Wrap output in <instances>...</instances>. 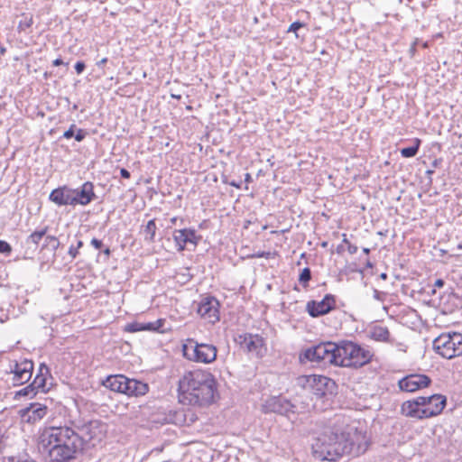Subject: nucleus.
I'll return each instance as SVG.
<instances>
[{
	"label": "nucleus",
	"mask_w": 462,
	"mask_h": 462,
	"mask_svg": "<svg viewBox=\"0 0 462 462\" xmlns=\"http://www.w3.org/2000/svg\"><path fill=\"white\" fill-rule=\"evenodd\" d=\"M368 446L365 431L337 420L315 439L312 453L319 460L337 461L345 455L358 457L367 450Z\"/></svg>",
	"instance_id": "nucleus-1"
},
{
	"label": "nucleus",
	"mask_w": 462,
	"mask_h": 462,
	"mask_svg": "<svg viewBox=\"0 0 462 462\" xmlns=\"http://www.w3.org/2000/svg\"><path fill=\"white\" fill-rule=\"evenodd\" d=\"M38 448L47 462H71L83 451V440L71 427L50 426L40 433Z\"/></svg>",
	"instance_id": "nucleus-2"
},
{
	"label": "nucleus",
	"mask_w": 462,
	"mask_h": 462,
	"mask_svg": "<svg viewBox=\"0 0 462 462\" xmlns=\"http://www.w3.org/2000/svg\"><path fill=\"white\" fill-rule=\"evenodd\" d=\"M179 400L192 406H206L215 401L217 382L213 374L198 369L187 372L179 381Z\"/></svg>",
	"instance_id": "nucleus-3"
},
{
	"label": "nucleus",
	"mask_w": 462,
	"mask_h": 462,
	"mask_svg": "<svg viewBox=\"0 0 462 462\" xmlns=\"http://www.w3.org/2000/svg\"><path fill=\"white\" fill-rule=\"evenodd\" d=\"M373 357V353L357 343L343 340L337 343V366L362 367L368 364Z\"/></svg>",
	"instance_id": "nucleus-4"
},
{
	"label": "nucleus",
	"mask_w": 462,
	"mask_h": 462,
	"mask_svg": "<svg viewBox=\"0 0 462 462\" xmlns=\"http://www.w3.org/2000/svg\"><path fill=\"white\" fill-rule=\"evenodd\" d=\"M183 356L193 362L211 364L217 359V348L208 343H199L193 338H188L182 346Z\"/></svg>",
	"instance_id": "nucleus-5"
},
{
	"label": "nucleus",
	"mask_w": 462,
	"mask_h": 462,
	"mask_svg": "<svg viewBox=\"0 0 462 462\" xmlns=\"http://www.w3.org/2000/svg\"><path fill=\"white\" fill-rule=\"evenodd\" d=\"M305 359L319 365H333L337 366V343L331 341L321 342L306 349L301 355Z\"/></svg>",
	"instance_id": "nucleus-6"
},
{
	"label": "nucleus",
	"mask_w": 462,
	"mask_h": 462,
	"mask_svg": "<svg viewBox=\"0 0 462 462\" xmlns=\"http://www.w3.org/2000/svg\"><path fill=\"white\" fill-rule=\"evenodd\" d=\"M262 411L264 413L273 412L286 417L299 412L296 405L282 395L272 396L266 399L262 405Z\"/></svg>",
	"instance_id": "nucleus-7"
},
{
	"label": "nucleus",
	"mask_w": 462,
	"mask_h": 462,
	"mask_svg": "<svg viewBox=\"0 0 462 462\" xmlns=\"http://www.w3.org/2000/svg\"><path fill=\"white\" fill-rule=\"evenodd\" d=\"M236 340L240 347L245 351L254 354L257 357L263 356V352L265 351L264 340L261 336L246 333L239 335Z\"/></svg>",
	"instance_id": "nucleus-8"
},
{
	"label": "nucleus",
	"mask_w": 462,
	"mask_h": 462,
	"mask_svg": "<svg viewBox=\"0 0 462 462\" xmlns=\"http://www.w3.org/2000/svg\"><path fill=\"white\" fill-rule=\"evenodd\" d=\"M431 383V379L422 374H410L398 382L399 389L406 393H413L418 390L428 387Z\"/></svg>",
	"instance_id": "nucleus-9"
},
{
	"label": "nucleus",
	"mask_w": 462,
	"mask_h": 462,
	"mask_svg": "<svg viewBox=\"0 0 462 462\" xmlns=\"http://www.w3.org/2000/svg\"><path fill=\"white\" fill-rule=\"evenodd\" d=\"M197 312L209 323L215 324L219 320V302L214 297H205L198 304Z\"/></svg>",
	"instance_id": "nucleus-10"
},
{
	"label": "nucleus",
	"mask_w": 462,
	"mask_h": 462,
	"mask_svg": "<svg viewBox=\"0 0 462 462\" xmlns=\"http://www.w3.org/2000/svg\"><path fill=\"white\" fill-rule=\"evenodd\" d=\"M336 308V298L332 294H326L324 298L318 300H310L307 302L306 310L312 318H318L330 312Z\"/></svg>",
	"instance_id": "nucleus-11"
},
{
	"label": "nucleus",
	"mask_w": 462,
	"mask_h": 462,
	"mask_svg": "<svg viewBox=\"0 0 462 462\" xmlns=\"http://www.w3.org/2000/svg\"><path fill=\"white\" fill-rule=\"evenodd\" d=\"M11 373L13 376V384L22 385L27 383L32 374L33 363L31 360L24 359L22 362H15L10 365Z\"/></svg>",
	"instance_id": "nucleus-12"
},
{
	"label": "nucleus",
	"mask_w": 462,
	"mask_h": 462,
	"mask_svg": "<svg viewBox=\"0 0 462 462\" xmlns=\"http://www.w3.org/2000/svg\"><path fill=\"white\" fill-rule=\"evenodd\" d=\"M177 250L182 252L188 244H191L196 247L202 236L197 235L196 231L191 228L176 229L172 234Z\"/></svg>",
	"instance_id": "nucleus-13"
},
{
	"label": "nucleus",
	"mask_w": 462,
	"mask_h": 462,
	"mask_svg": "<svg viewBox=\"0 0 462 462\" xmlns=\"http://www.w3.org/2000/svg\"><path fill=\"white\" fill-rule=\"evenodd\" d=\"M420 398H425L423 408L426 419L440 414L447 404V398L442 394L420 396Z\"/></svg>",
	"instance_id": "nucleus-14"
},
{
	"label": "nucleus",
	"mask_w": 462,
	"mask_h": 462,
	"mask_svg": "<svg viewBox=\"0 0 462 462\" xmlns=\"http://www.w3.org/2000/svg\"><path fill=\"white\" fill-rule=\"evenodd\" d=\"M102 425L98 420H91L85 424L80 431L78 432L83 440V447L87 443L95 446V441H100L102 439Z\"/></svg>",
	"instance_id": "nucleus-15"
},
{
	"label": "nucleus",
	"mask_w": 462,
	"mask_h": 462,
	"mask_svg": "<svg viewBox=\"0 0 462 462\" xmlns=\"http://www.w3.org/2000/svg\"><path fill=\"white\" fill-rule=\"evenodd\" d=\"M425 398L420 396L404 402L401 406V412L402 415L410 418L418 420L426 419L424 416L423 404L425 403Z\"/></svg>",
	"instance_id": "nucleus-16"
},
{
	"label": "nucleus",
	"mask_w": 462,
	"mask_h": 462,
	"mask_svg": "<svg viewBox=\"0 0 462 462\" xmlns=\"http://www.w3.org/2000/svg\"><path fill=\"white\" fill-rule=\"evenodd\" d=\"M73 206H87L96 199L94 185L91 181L84 182L79 189H72Z\"/></svg>",
	"instance_id": "nucleus-17"
},
{
	"label": "nucleus",
	"mask_w": 462,
	"mask_h": 462,
	"mask_svg": "<svg viewBox=\"0 0 462 462\" xmlns=\"http://www.w3.org/2000/svg\"><path fill=\"white\" fill-rule=\"evenodd\" d=\"M450 333H443L433 341V348L442 357L451 359L454 357V352L451 351Z\"/></svg>",
	"instance_id": "nucleus-18"
},
{
	"label": "nucleus",
	"mask_w": 462,
	"mask_h": 462,
	"mask_svg": "<svg viewBox=\"0 0 462 462\" xmlns=\"http://www.w3.org/2000/svg\"><path fill=\"white\" fill-rule=\"evenodd\" d=\"M72 194V189L63 186L53 189L49 199L58 206H73Z\"/></svg>",
	"instance_id": "nucleus-19"
},
{
	"label": "nucleus",
	"mask_w": 462,
	"mask_h": 462,
	"mask_svg": "<svg viewBox=\"0 0 462 462\" xmlns=\"http://www.w3.org/2000/svg\"><path fill=\"white\" fill-rule=\"evenodd\" d=\"M128 380L129 378L124 374H113L108 375L106 380L103 381L102 384L111 391L125 394Z\"/></svg>",
	"instance_id": "nucleus-20"
},
{
	"label": "nucleus",
	"mask_w": 462,
	"mask_h": 462,
	"mask_svg": "<svg viewBox=\"0 0 462 462\" xmlns=\"http://www.w3.org/2000/svg\"><path fill=\"white\" fill-rule=\"evenodd\" d=\"M300 380L305 381L308 384H310L312 387H316V394L324 395L325 394V388L328 387V384H334V382L323 375H316L311 374L308 376H304Z\"/></svg>",
	"instance_id": "nucleus-21"
},
{
	"label": "nucleus",
	"mask_w": 462,
	"mask_h": 462,
	"mask_svg": "<svg viewBox=\"0 0 462 462\" xmlns=\"http://www.w3.org/2000/svg\"><path fill=\"white\" fill-rule=\"evenodd\" d=\"M50 371L47 365L42 364L39 368V373L35 376L33 382L31 383L36 393L41 391L45 393L48 388L46 386V375L49 374Z\"/></svg>",
	"instance_id": "nucleus-22"
},
{
	"label": "nucleus",
	"mask_w": 462,
	"mask_h": 462,
	"mask_svg": "<svg viewBox=\"0 0 462 462\" xmlns=\"http://www.w3.org/2000/svg\"><path fill=\"white\" fill-rule=\"evenodd\" d=\"M148 391L149 385L146 383L135 379H129L125 394L137 397L146 394Z\"/></svg>",
	"instance_id": "nucleus-23"
},
{
	"label": "nucleus",
	"mask_w": 462,
	"mask_h": 462,
	"mask_svg": "<svg viewBox=\"0 0 462 462\" xmlns=\"http://www.w3.org/2000/svg\"><path fill=\"white\" fill-rule=\"evenodd\" d=\"M369 337L378 342H391L390 331L386 327L381 325L373 326L369 329Z\"/></svg>",
	"instance_id": "nucleus-24"
},
{
	"label": "nucleus",
	"mask_w": 462,
	"mask_h": 462,
	"mask_svg": "<svg viewBox=\"0 0 462 462\" xmlns=\"http://www.w3.org/2000/svg\"><path fill=\"white\" fill-rule=\"evenodd\" d=\"M47 412V407L40 404H32L27 409L28 421L35 422L42 420Z\"/></svg>",
	"instance_id": "nucleus-25"
},
{
	"label": "nucleus",
	"mask_w": 462,
	"mask_h": 462,
	"mask_svg": "<svg viewBox=\"0 0 462 462\" xmlns=\"http://www.w3.org/2000/svg\"><path fill=\"white\" fill-rule=\"evenodd\" d=\"M451 337V351L454 352V357L462 356V334L450 333Z\"/></svg>",
	"instance_id": "nucleus-26"
},
{
	"label": "nucleus",
	"mask_w": 462,
	"mask_h": 462,
	"mask_svg": "<svg viewBox=\"0 0 462 462\" xmlns=\"http://www.w3.org/2000/svg\"><path fill=\"white\" fill-rule=\"evenodd\" d=\"M48 227H44L42 230H36L33 233H32L27 238H26V244L27 245H33L34 248H37L39 245L40 241L45 236L47 233Z\"/></svg>",
	"instance_id": "nucleus-27"
},
{
	"label": "nucleus",
	"mask_w": 462,
	"mask_h": 462,
	"mask_svg": "<svg viewBox=\"0 0 462 462\" xmlns=\"http://www.w3.org/2000/svg\"><path fill=\"white\" fill-rule=\"evenodd\" d=\"M156 229H157V227H156L154 219L149 220L143 229L144 240L148 241L149 243H153L154 238H155Z\"/></svg>",
	"instance_id": "nucleus-28"
},
{
	"label": "nucleus",
	"mask_w": 462,
	"mask_h": 462,
	"mask_svg": "<svg viewBox=\"0 0 462 462\" xmlns=\"http://www.w3.org/2000/svg\"><path fill=\"white\" fill-rule=\"evenodd\" d=\"M420 141L419 139L415 140V145L402 148L401 150V154L404 158H411L414 157L419 151Z\"/></svg>",
	"instance_id": "nucleus-29"
},
{
	"label": "nucleus",
	"mask_w": 462,
	"mask_h": 462,
	"mask_svg": "<svg viewBox=\"0 0 462 462\" xmlns=\"http://www.w3.org/2000/svg\"><path fill=\"white\" fill-rule=\"evenodd\" d=\"M311 280V271L309 267H305L301 270L299 275V282L302 285L303 288H307L309 286V282Z\"/></svg>",
	"instance_id": "nucleus-30"
},
{
	"label": "nucleus",
	"mask_w": 462,
	"mask_h": 462,
	"mask_svg": "<svg viewBox=\"0 0 462 462\" xmlns=\"http://www.w3.org/2000/svg\"><path fill=\"white\" fill-rule=\"evenodd\" d=\"M60 246V241L54 236H46L42 248H50L52 251H56Z\"/></svg>",
	"instance_id": "nucleus-31"
},
{
	"label": "nucleus",
	"mask_w": 462,
	"mask_h": 462,
	"mask_svg": "<svg viewBox=\"0 0 462 462\" xmlns=\"http://www.w3.org/2000/svg\"><path fill=\"white\" fill-rule=\"evenodd\" d=\"M36 394H37L36 391L33 390L32 386L30 383L29 385H27V386L23 387V389L17 391L15 393V398H18V397H21V396L33 398Z\"/></svg>",
	"instance_id": "nucleus-32"
},
{
	"label": "nucleus",
	"mask_w": 462,
	"mask_h": 462,
	"mask_svg": "<svg viewBox=\"0 0 462 462\" xmlns=\"http://www.w3.org/2000/svg\"><path fill=\"white\" fill-rule=\"evenodd\" d=\"M23 19L20 20L18 23V30L19 31H25L26 29L30 28L32 25L33 19L32 15H28L23 14Z\"/></svg>",
	"instance_id": "nucleus-33"
},
{
	"label": "nucleus",
	"mask_w": 462,
	"mask_h": 462,
	"mask_svg": "<svg viewBox=\"0 0 462 462\" xmlns=\"http://www.w3.org/2000/svg\"><path fill=\"white\" fill-rule=\"evenodd\" d=\"M125 331L134 333L139 331H144L143 323L141 322H132L126 325Z\"/></svg>",
	"instance_id": "nucleus-34"
},
{
	"label": "nucleus",
	"mask_w": 462,
	"mask_h": 462,
	"mask_svg": "<svg viewBox=\"0 0 462 462\" xmlns=\"http://www.w3.org/2000/svg\"><path fill=\"white\" fill-rule=\"evenodd\" d=\"M83 241L78 240L76 246H69L68 254L71 257V259H75L77 257V255L79 254V249H80L83 246Z\"/></svg>",
	"instance_id": "nucleus-35"
},
{
	"label": "nucleus",
	"mask_w": 462,
	"mask_h": 462,
	"mask_svg": "<svg viewBox=\"0 0 462 462\" xmlns=\"http://www.w3.org/2000/svg\"><path fill=\"white\" fill-rule=\"evenodd\" d=\"M162 325V321L161 319L155 322L143 323L144 330L148 331H158Z\"/></svg>",
	"instance_id": "nucleus-36"
},
{
	"label": "nucleus",
	"mask_w": 462,
	"mask_h": 462,
	"mask_svg": "<svg viewBox=\"0 0 462 462\" xmlns=\"http://www.w3.org/2000/svg\"><path fill=\"white\" fill-rule=\"evenodd\" d=\"M88 135V132L85 129L79 128L74 134V138L77 142H82L86 136Z\"/></svg>",
	"instance_id": "nucleus-37"
},
{
	"label": "nucleus",
	"mask_w": 462,
	"mask_h": 462,
	"mask_svg": "<svg viewBox=\"0 0 462 462\" xmlns=\"http://www.w3.org/2000/svg\"><path fill=\"white\" fill-rule=\"evenodd\" d=\"M11 252V245L6 241L0 240V253L9 254Z\"/></svg>",
	"instance_id": "nucleus-38"
},
{
	"label": "nucleus",
	"mask_w": 462,
	"mask_h": 462,
	"mask_svg": "<svg viewBox=\"0 0 462 462\" xmlns=\"http://www.w3.org/2000/svg\"><path fill=\"white\" fill-rule=\"evenodd\" d=\"M77 129V126L75 124H72L70 127L63 133L62 137L65 139H70L74 136L75 130Z\"/></svg>",
	"instance_id": "nucleus-39"
},
{
	"label": "nucleus",
	"mask_w": 462,
	"mask_h": 462,
	"mask_svg": "<svg viewBox=\"0 0 462 462\" xmlns=\"http://www.w3.org/2000/svg\"><path fill=\"white\" fill-rule=\"evenodd\" d=\"M303 27V23L297 21V22H294L292 23L289 29H288V32H296L299 29L302 28Z\"/></svg>",
	"instance_id": "nucleus-40"
},
{
	"label": "nucleus",
	"mask_w": 462,
	"mask_h": 462,
	"mask_svg": "<svg viewBox=\"0 0 462 462\" xmlns=\"http://www.w3.org/2000/svg\"><path fill=\"white\" fill-rule=\"evenodd\" d=\"M386 294L384 292L379 291L378 290H374V299L379 301H383L385 300Z\"/></svg>",
	"instance_id": "nucleus-41"
},
{
	"label": "nucleus",
	"mask_w": 462,
	"mask_h": 462,
	"mask_svg": "<svg viewBox=\"0 0 462 462\" xmlns=\"http://www.w3.org/2000/svg\"><path fill=\"white\" fill-rule=\"evenodd\" d=\"M6 462H36V461H34L33 459H31V458L10 457L7 458Z\"/></svg>",
	"instance_id": "nucleus-42"
},
{
	"label": "nucleus",
	"mask_w": 462,
	"mask_h": 462,
	"mask_svg": "<svg viewBox=\"0 0 462 462\" xmlns=\"http://www.w3.org/2000/svg\"><path fill=\"white\" fill-rule=\"evenodd\" d=\"M85 68H86V65H85L84 61L79 60V61H77L75 64V70L78 74H81L84 71Z\"/></svg>",
	"instance_id": "nucleus-43"
},
{
	"label": "nucleus",
	"mask_w": 462,
	"mask_h": 462,
	"mask_svg": "<svg viewBox=\"0 0 462 462\" xmlns=\"http://www.w3.org/2000/svg\"><path fill=\"white\" fill-rule=\"evenodd\" d=\"M272 255V253L271 252H264V251H259L257 253H255L253 257H256V258H270Z\"/></svg>",
	"instance_id": "nucleus-44"
},
{
	"label": "nucleus",
	"mask_w": 462,
	"mask_h": 462,
	"mask_svg": "<svg viewBox=\"0 0 462 462\" xmlns=\"http://www.w3.org/2000/svg\"><path fill=\"white\" fill-rule=\"evenodd\" d=\"M90 244L96 248L100 249L103 246V243L101 240L97 238H92Z\"/></svg>",
	"instance_id": "nucleus-45"
},
{
	"label": "nucleus",
	"mask_w": 462,
	"mask_h": 462,
	"mask_svg": "<svg viewBox=\"0 0 462 462\" xmlns=\"http://www.w3.org/2000/svg\"><path fill=\"white\" fill-rule=\"evenodd\" d=\"M120 175H121V177H122V178H124V179H129V178L131 177V174H130L129 171H127V170H126V169H125V168H122V169L120 170Z\"/></svg>",
	"instance_id": "nucleus-46"
},
{
	"label": "nucleus",
	"mask_w": 462,
	"mask_h": 462,
	"mask_svg": "<svg viewBox=\"0 0 462 462\" xmlns=\"http://www.w3.org/2000/svg\"><path fill=\"white\" fill-rule=\"evenodd\" d=\"M357 249H358L357 246L354 245L352 244H349L347 245V250H348L350 254H355L357 252Z\"/></svg>",
	"instance_id": "nucleus-47"
},
{
	"label": "nucleus",
	"mask_w": 462,
	"mask_h": 462,
	"mask_svg": "<svg viewBox=\"0 0 462 462\" xmlns=\"http://www.w3.org/2000/svg\"><path fill=\"white\" fill-rule=\"evenodd\" d=\"M445 284V282L442 279H437L435 281L434 286L438 288H442Z\"/></svg>",
	"instance_id": "nucleus-48"
},
{
	"label": "nucleus",
	"mask_w": 462,
	"mask_h": 462,
	"mask_svg": "<svg viewBox=\"0 0 462 462\" xmlns=\"http://www.w3.org/2000/svg\"><path fill=\"white\" fill-rule=\"evenodd\" d=\"M228 184L232 187H236L237 189H240L241 188V185H242V181H236V180H232L230 182H228Z\"/></svg>",
	"instance_id": "nucleus-49"
},
{
	"label": "nucleus",
	"mask_w": 462,
	"mask_h": 462,
	"mask_svg": "<svg viewBox=\"0 0 462 462\" xmlns=\"http://www.w3.org/2000/svg\"><path fill=\"white\" fill-rule=\"evenodd\" d=\"M107 62V58H103L99 61L97 62V67H102Z\"/></svg>",
	"instance_id": "nucleus-50"
},
{
	"label": "nucleus",
	"mask_w": 462,
	"mask_h": 462,
	"mask_svg": "<svg viewBox=\"0 0 462 462\" xmlns=\"http://www.w3.org/2000/svg\"><path fill=\"white\" fill-rule=\"evenodd\" d=\"M52 64L55 67L60 66V65L63 64V60L61 59H56V60H53Z\"/></svg>",
	"instance_id": "nucleus-51"
},
{
	"label": "nucleus",
	"mask_w": 462,
	"mask_h": 462,
	"mask_svg": "<svg viewBox=\"0 0 462 462\" xmlns=\"http://www.w3.org/2000/svg\"><path fill=\"white\" fill-rule=\"evenodd\" d=\"M416 44H417V41H415L410 48V52L411 55H413L416 51Z\"/></svg>",
	"instance_id": "nucleus-52"
},
{
	"label": "nucleus",
	"mask_w": 462,
	"mask_h": 462,
	"mask_svg": "<svg viewBox=\"0 0 462 462\" xmlns=\"http://www.w3.org/2000/svg\"><path fill=\"white\" fill-rule=\"evenodd\" d=\"M245 182L252 181V177H251L250 173H245Z\"/></svg>",
	"instance_id": "nucleus-53"
},
{
	"label": "nucleus",
	"mask_w": 462,
	"mask_h": 462,
	"mask_svg": "<svg viewBox=\"0 0 462 462\" xmlns=\"http://www.w3.org/2000/svg\"><path fill=\"white\" fill-rule=\"evenodd\" d=\"M344 238H343V243L346 244V245H349L351 244L348 239L346 238V235H343Z\"/></svg>",
	"instance_id": "nucleus-54"
},
{
	"label": "nucleus",
	"mask_w": 462,
	"mask_h": 462,
	"mask_svg": "<svg viewBox=\"0 0 462 462\" xmlns=\"http://www.w3.org/2000/svg\"><path fill=\"white\" fill-rule=\"evenodd\" d=\"M103 253H104L106 255H109V254H111V251H110V249H109L108 247H106V248L103 251Z\"/></svg>",
	"instance_id": "nucleus-55"
},
{
	"label": "nucleus",
	"mask_w": 462,
	"mask_h": 462,
	"mask_svg": "<svg viewBox=\"0 0 462 462\" xmlns=\"http://www.w3.org/2000/svg\"><path fill=\"white\" fill-rule=\"evenodd\" d=\"M380 278H381L382 280H386V279H387V273H381V274H380Z\"/></svg>",
	"instance_id": "nucleus-56"
},
{
	"label": "nucleus",
	"mask_w": 462,
	"mask_h": 462,
	"mask_svg": "<svg viewBox=\"0 0 462 462\" xmlns=\"http://www.w3.org/2000/svg\"><path fill=\"white\" fill-rule=\"evenodd\" d=\"M363 252H364L365 254H368L370 253V249H369V248L365 247V248H363Z\"/></svg>",
	"instance_id": "nucleus-57"
},
{
	"label": "nucleus",
	"mask_w": 462,
	"mask_h": 462,
	"mask_svg": "<svg viewBox=\"0 0 462 462\" xmlns=\"http://www.w3.org/2000/svg\"><path fill=\"white\" fill-rule=\"evenodd\" d=\"M172 97L177 98V99H180V95H179V96H178V95H172Z\"/></svg>",
	"instance_id": "nucleus-58"
},
{
	"label": "nucleus",
	"mask_w": 462,
	"mask_h": 462,
	"mask_svg": "<svg viewBox=\"0 0 462 462\" xmlns=\"http://www.w3.org/2000/svg\"><path fill=\"white\" fill-rule=\"evenodd\" d=\"M176 219H177L176 217H172V218L171 219V222L172 224H175Z\"/></svg>",
	"instance_id": "nucleus-59"
},
{
	"label": "nucleus",
	"mask_w": 462,
	"mask_h": 462,
	"mask_svg": "<svg viewBox=\"0 0 462 462\" xmlns=\"http://www.w3.org/2000/svg\"><path fill=\"white\" fill-rule=\"evenodd\" d=\"M366 265H367V267H372L373 266L370 262H367Z\"/></svg>",
	"instance_id": "nucleus-60"
},
{
	"label": "nucleus",
	"mask_w": 462,
	"mask_h": 462,
	"mask_svg": "<svg viewBox=\"0 0 462 462\" xmlns=\"http://www.w3.org/2000/svg\"><path fill=\"white\" fill-rule=\"evenodd\" d=\"M432 172H433V171H427L428 174H431Z\"/></svg>",
	"instance_id": "nucleus-61"
},
{
	"label": "nucleus",
	"mask_w": 462,
	"mask_h": 462,
	"mask_svg": "<svg viewBox=\"0 0 462 462\" xmlns=\"http://www.w3.org/2000/svg\"><path fill=\"white\" fill-rule=\"evenodd\" d=\"M458 249H462V245H458Z\"/></svg>",
	"instance_id": "nucleus-62"
},
{
	"label": "nucleus",
	"mask_w": 462,
	"mask_h": 462,
	"mask_svg": "<svg viewBox=\"0 0 462 462\" xmlns=\"http://www.w3.org/2000/svg\"><path fill=\"white\" fill-rule=\"evenodd\" d=\"M326 245H327V243H326V242H324V243L322 244V246H326Z\"/></svg>",
	"instance_id": "nucleus-63"
}]
</instances>
